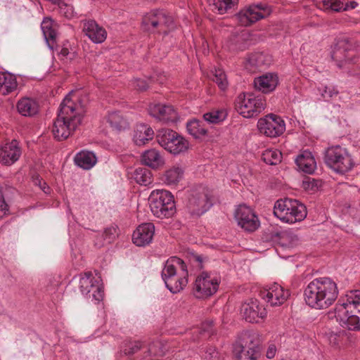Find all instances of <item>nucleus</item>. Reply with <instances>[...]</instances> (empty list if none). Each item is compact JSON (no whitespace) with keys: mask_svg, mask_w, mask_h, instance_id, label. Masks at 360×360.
Wrapping results in <instances>:
<instances>
[{"mask_svg":"<svg viewBox=\"0 0 360 360\" xmlns=\"http://www.w3.org/2000/svg\"><path fill=\"white\" fill-rule=\"evenodd\" d=\"M85 106L76 92L70 93L60 106L58 117L53 122L52 133L58 141L69 137L81 124Z\"/></svg>","mask_w":360,"mask_h":360,"instance_id":"obj_1","label":"nucleus"},{"mask_svg":"<svg viewBox=\"0 0 360 360\" xmlns=\"http://www.w3.org/2000/svg\"><path fill=\"white\" fill-rule=\"evenodd\" d=\"M336 283L330 278H316L304 290V300L311 307L322 309L330 307L338 297Z\"/></svg>","mask_w":360,"mask_h":360,"instance_id":"obj_2","label":"nucleus"},{"mask_svg":"<svg viewBox=\"0 0 360 360\" xmlns=\"http://www.w3.org/2000/svg\"><path fill=\"white\" fill-rule=\"evenodd\" d=\"M337 307V319L340 325L349 330L360 329V290L351 291Z\"/></svg>","mask_w":360,"mask_h":360,"instance_id":"obj_3","label":"nucleus"},{"mask_svg":"<svg viewBox=\"0 0 360 360\" xmlns=\"http://www.w3.org/2000/svg\"><path fill=\"white\" fill-rule=\"evenodd\" d=\"M188 271L184 262L179 257L168 259L162 271V277L167 288L173 293H176L188 283Z\"/></svg>","mask_w":360,"mask_h":360,"instance_id":"obj_4","label":"nucleus"},{"mask_svg":"<svg viewBox=\"0 0 360 360\" xmlns=\"http://www.w3.org/2000/svg\"><path fill=\"white\" fill-rule=\"evenodd\" d=\"M274 215L283 222L293 224L307 216L305 206L298 200L285 198L278 200L274 207Z\"/></svg>","mask_w":360,"mask_h":360,"instance_id":"obj_5","label":"nucleus"},{"mask_svg":"<svg viewBox=\"0 0 360 360\" xmlns=\"http://www.w3.org/2000/svg\"><path fill=\"white\" fill-rule=\"evenodd\" d=\"M148 200L152 213L158 218H169L176 212L174 196L168 191H153Z\"/></svg>","mask_w":360,"mask_h":360,"instance_id":"obj_6","label":"nucleus"},{"mask_svg":"<svg viewBox=\"0 0 360 360\" xmlns=\"http://www.w3.org/2000/svg\"><path fill=\"white\" fill-rule=\"evenodd\" d=\"M265 106L266 102L262 97L249 93L239 94L235 101L236 111L247 118L257 116Z\"/></svg>","mask_w":360,"mask_h":360,"instance_id":"obj_7","label":"nucleus"},{"mask_svg":"<svg viewBox=\"0 0 360 360\" xmlns=\"http://www.w3.org/2000/svg\"><path fill=\"white\" fill-rule=\"evenodd\" d=\"M325 162L330 169L340 174L349 171L354 165L347 150L339 146L329 148L326 150Z\"/></svg>","mask_w":360,"mask_h":360,"instance_id":"obj_8","label":"nucleus"},{"mask_svg":"<svg viewBox=\"0 0 360 360\" xmlns=\"http://www.w3.org/2000/svg\"><path fill=\"white\" fill-rule=\"evenodd\" d=\"M156 139L162 147L174 155L185 152L188 148V142L172 129H160Z\"/></svg>","mask_w":360,"mask_h":360,"instance_id":"obj_9","label":"nucleus"},{"mask_svg":"<svg viewBox=\"0 0 360 360\" xmlns=\"http://www.w3.org/2000/svg\"><path fill=\"white\" fill-rule=\"evenodd\" d=\"M173 23L172 16L164 11H155L143 18V27L145 30L155 32H166V28H170Z\"/></svg>","mask_w":360,"mask_h":360,"instance_id":"obj_10","label":"nucleus"},{"mask_svg":"<svg viewBox=\"0 0 360 360\" xmlns=\"http://www.w3.org/2000/svg\"><path fill=\"white\" fill-rule=\"evenodd\" d=\"M219 284V280L216 274L202 272L195 279L194 294L199 298L207 297L217 292Z\"/></svg>","mask_w":360,"mask_h":360,"instance_id":"obj_11","label":"nucleus"},{"mask_svg":"<svg viewBox=\"0 0 360 360\" xmlns=\"http://www.w3.org/2000/svg\"><path fill=\"white\" fill-rule=\"evenodd\" d=\"M268 6L263 4H252L242 9L236 18L242 26H249L270 14Z\"/></svg>","mask_w":360,"mask_h":360,"instance_id":"obj_12","label":"nucleus"},{"mask_svg":"<svg viewBox=\"0 0 360 360\" xmlns=\"http://www.w3.org/2000/svg\"><path fill=\"white\" fill-rule=\"evenodd\" d=\"M259 340L257 334L249 335L243 343L234 348L236 360H257L259 356Z\"/></svg>","mask_w":360,"mask_h":360,"instance_id":"obj_13","label":"nucleus"},{"mask_svg":"<svg viewBox=\"0 0 360 360\" xmlns=\"http://www.w3.org/2000/svg\"><path fill=\"white\" fill-rule=\"evenodd\" d=\"M352 47V44L345 38L338 39L335 44L331 56L339 68L344 67L347 63H356L355 52Z\"/></svg>","mask_w":360,"mask_h":360,"instance_id":"obj_14","label":"nucleus"},{"mask_svg":"<svg viewBox=\"0 0 360 360\" xmlns=\"http://www.w3.org/2000/svg\"><path fill=\"white\" fill-rule=\"evenodd\" d=\"M257 127L260 133L269 137L278 136L285 130L284 121L275 115H269L259 119Z\"/></svg>","mask_w":360,"mask_h":360,"instance_id":"obj_15","label":"nucleus"},{"mask_svg":"<svg viewBox=\"0 0 360 360\" xmlns=\"http://www.w3.org/2000/svg\"><path fill=\"white\" fill-rule=\"evenodd\" d=\"M288 290H285L278 283H274L267 288L260 290L259 296L262 299L269 303L271 306L283 304L288 298Z\"/></svg>","mask_w":360,"mask_h":360,"instance_id":"obj_16","label":"nucleus"},{"mask_svg":"<svg viewBox=\"0 0 360 360\" xmlns=\"http://www.w3.org/2000/svg\"><path fill=\"white\" fill-rule=\"evenodd\" d=\"M235 218L238 225L247 231H254L259 226L257 217L250 207L241 205L236 210Z\"/></svg>","mask_w":360,"mask_h":360,"instance_id":"obj_17","label":"nucleus"},{"mask_svg":"<svg viewBox=\"0 0 360 360\" xmlns=\"http://www.w3.org/2000/svg\"><path fill=\"white\" fill-rule=\"evenodd\" d=\"M240 313L243 319L250 323H257L266 316L265 308L256 299L245 301L241 306Z\"/></svg>","mask_w":360,"mask_h":360,"instance_id":"obj_18","label":"nucleus"},{"mask_svg":"<svg viewBox=\"0 0 360 360\" xmlns=\"http://www.w3.org/2000/svg\"><path fill=\"white\" fill-rule=\"evenodd\" d=\"M211 205L212 202L204 188L192 193L188 199V207L192 214L196 215L204 214Z\"/></svg>","mask_w":360,"mask_h":360,"instance_id":"obj_19","label":"nucleus"},{"mask_svg":"<svg viewBox=\"0 0 360 360\" xmlns=\"http://www.w3.org/2000/svg\"><path fill=\"white\" fill-rule=\"evenodd\" d=\"M100 278H95L91 272H86L79 279V288L82 294L92 292L93 297L100 301L103 298V290L99 285Z\"/></svg>","mask_w":360,"mask_h":360,"instance_id":"obj_20","label":"nucleus"},{"mask_svg":"<svg viewBox=\"0 0 360 360\" xmlns=\"http://www.w3.org/2000/svg\"><path fill=\"white\" fill-rule=\"evenodd\" d=\"M149 111L153 117L165 123L174 122L177 120V113L172 105L152 104Z\"/></svg>","mask_w":360,"mask_h":360,"instance_id":"obj_21","label":"nucleus"},{"mask_svg":"<svg viewBox=\"0 0 360 360\" xmlns=\"http://www.w3.org/2000/svg\"><path fill=\"white\" fill-rule=\"evenodd\" d=\"M21 153L18 141L13 140L0 148V163L5 165H13L19 159Z\"/></svg>","mask_w":360,"mask_h":360,"instance_id":"obj_22","label":"nucleus"},{"mask_svg":"<svg viewBox=\"0 0 360 360\" xmlns=\"http://www.w3.org/2000/svg\"><path fill=\"white\" fill-rule=\"evenodd\" d=\"M155 226L152 223L143 224L138 226L132 236L133 243L137 246L148 245L153 240Z\"/></svg>","mask_w":360,"mask_h":360,"instance_id":"obj_23","label":"nucleus"},{"mask_svg":"<svg viewBox=\"0 0 360 360\" xmlns=\"http://www.w3.org/2000/svg\"><path fill=\"white\" fill-rule=\"evenodd\" d=\"M278 84V77L274 73L264 74L254 80L255 89L265 94L273 91Z\"/></svg>","mask_w":360,"mask_h":360,"instance_id":"obj_24","label":"nucleus"},{"mask_svg":"<svg viewBox=\"0 0 360 360\" xmlns=\"http://www.w3.org/2000/svg\"><path fill=\"white\" fill-rule=\"evenodd\" d=\"M18 112L22 116L33 117L38 114L40 108L39 103L34 98L23 97L16 105Z\"/></svg>","mask_w":360,"mask_h":360,"instance_id":"obj_25","label":"nucleus"},{"mask_svg":"<svg viewBox=\"0 0 360 360\" xmlns=\"http://www.w3.org/2000/svg\"><path fill=\"white\" fill-rule=\"evenodd\" d=\"M83 30L86 35L95 43H101L106 39L105 30L99 26L94 20H91L84 22Z\"/></svg>","mask_w":360,"mask_h":360,"instance_id":"obj_26","label":"nucleus"},{"mask_svg":"<svg viewBox=\"0 0 360 360\" xmlns=\"http://www.w3.org/2000/svg\"><path fill=\"white\" fill-rule=\"evenodd\" d=\"M139 351H143L144 354H156V352L153 351L151 346L147 348L141 342L136 340L124 342L121 347L120 353L129 357Z\"/></svg>","mask_w":360,"mask_h":360,"instance_id":"obj_27","label":"nucleus"},{"mask_svg":"<svg viewBox=\"0 0 360 360\" xmlns=\"http://www.w3.org/2000/svg\"><path fill=\"white\" fill-rule=\"evenodd\" d=\"M154 136V131L147 124H140L136 126L134 134V141L137 146H143L152 140Z\"/></svg>","mask_w":360,"mask_h":360,"instance_id":"obj_28","label":"nucleus"},{"mask_svg":"<svg viewBox=\"0 0 360 360\" xmlns=\"http://www.w3.org/2000/svg\"><path fill=\"white\" fill-rule=\"evenodd\" d=\"M295 162L298 168L305 173L311 174L315 170L316 162L309 151H304L299 155Z\"/></svg>","mask_w":360,"mask_h":360,"instance_id":"obj_29","label":"nucleus"},{"mask_svg":"<svg viewBox=\"0 0 360 360\" xmlns=\"http://www.w3.org/2000/svg\"><path fill=\"white\" fill-rule=\"evenodd\" d=\"M74 162L76 165L84 169H90L96 165L97 158L92 152L83 150L75 156Z\"/></svg>","mask_w":360,"mask_h":360,"instance_id":"obj_30","label":"nucleus"},{"mask_svg":"<svg viewBox=\"0 0 360 360\" xmlns=\"http://www.w3.org/2000/svg\"><path fill=\"white\" fill-rule=\"evenodd\" d=\"M142 162L153 169L162 166L165 162L162 155L155 149L145 151L142 155Z\"/></svg>","mask_w":360,"mask_h":360,"instance_id":"obj_31","label":"nucleus"},{"mask_svg":"<svg viewBox=\"0 0 360 360\" xmlns=\"http://www.w3.org/2000/svg\"><path fill=\"white\" fill-rule=\"evenodd\" d=\"M18 84L15 76L7 72H0V93L8 94L17 88Z\"/></svg>","mask_w":360,"mask_h":360,"instance_id":"obj_32","label":"nucleus"},{"mask_svg":"<svg viewBox=\"0 0 360 360\" xmlns=\"http://www.w3.org/2000/svg\"><path fill=\"white\" fill-rule=\"evenodd\" d=\"M213 11L224 14L237 6L238 0H207Z\"/></svg>","mask_w":360,"mask_h":360,"instance_id":"obj_33","label":"nucleus"},{"mask_svg":"<svg viewBox=\"0 0 360 360\" xmlns=\"http://www.w3.org/2000/svg\"><path fill=\"white\" fill-rule=\"evenodd\" d=\"M183 176L184 169L179 165H174L165 172L164 181L168 185H176Z\"/></svg>","mask_w":360,"mask_h":360,"instance_id":"obj_34","label":"nucleus"},{"mask_svg":"<svg viewBox=\"0 0 360 360\" xmlns=\"http://www.w3.org/2000/svg\"><path fill=\"white\" fill-rule=\"evenodd\" d=\"M106 123L112 130L120 131L125 129L127 123L122 115L117 112H112L108 114L105 118Z\"/></svg>","mask_w":360,"mask_h":360,"instance_id":"obj_35","label":"nucleus"},{"mask_svg":"<svg viewBox=\"0 0 360 360\" xmlns=\"http://www.w3.org/2000/svg\"><path fill=\"white\" fill-rule=\"evenodd\" d=\"M320 7L326 11L340 12L348 9L347 0H323Z\"/></svg>","mask_w":360,"mask_h":360,"instance_id":"obj_36","label":"nucleus"},{"mask_svg":"<svg viewBox=\"0 0 360 360\" xmlns=\"http://www.w3.org/2000/svg\"><path fill=\"white\" fill-rule=\"evenodd\" d=\"M135 181L142 185H149L153 182V176L151 172L145 167H139L136 169L134 173Z\"/></svg>","mask_w":360,"mask_h":360,"instance_id":"obj_37","label":"nucleus"},{"mask_svg":"<svg viewBox=\"0 0 360 360\" xmlns=\"http://www.w3.org/2000/svg\"><path fill=\"white\" fill-rule=\"evenodd\" d=\"M56 24L50 18H45L41 22V30L44 37L49 44V41H54L56 37Z\"/></svg>","mask_w":360,"mask_h":360,"instance_id":"obj_38","label":"nucleus"},{"mask_svg":"<svg viewBox=\"0 0 360 360\" xmlns=\"http://www.w3.org/2000/svg\"><path fill=\"white\" fill-rule=\"evenodd\" d=\"M187 130L195 138H200L207 133L203 122L197 120H191L187 123Z\"/></svg>","mask_w":360,"mask_h":360,"instance_id":"obj_39","label":"nucleus"},{"mask_svg":"<svg viewBox=\"0 0 360 360\" xmlns=\"http://www.w3.org/2000/svg\"><path fill=\"white\" fill-rule=\"evenodd\" d=\"M117 236V228L114 226L107 227L101 238H97L95 244L96 246L101 247L105 243H111Z\"/></svg>","mask_w":360,"mask_h":360,"instance_id":"obj_40","label":"nucleus"},{"mask_svg":"<svg viewBox=\"0 0 360 360\" xmlns=\"http://www.w3.org/2000/svg\"><path fill=\"white\" fill-rule=\"evenodd\" d=\"M282 154L276 149H267L262 153V159L263 161L271 165H276L281 162Z\"/></svg>","mask_w":360,"mask_h":360,"instance_id":"obj_41","label":"nucleus"},{"mask_svg":"<svg viewBox=\"0 0 360 360\" xmlns=\"http://www.w3.org/2000/svg\"><path fill=\"white\" fill-rule=\"evenodd\" d=\"M318 91L322 98L326 101L336 97L338 94V91L332 85L319 86L318 87Z\"/></svg>","mask_w":360,"mask_h":360,"instance_id":"obj_42","label":"nucleus"},{"mask_svg":"<svg viewBox=\"0 0 360 360\" xmlns=\"http://www.w3.org/2000/svg\"><path fill=\"white\" fill-rule=\"evenodd\" d=\"M213 76V81L217 84L221 89L224 90L228 84L224 72L221 69L215 70Z\"/></svg>","mask_w":360,"mask_h":360,"instance_id":"obj_43","label":"nucleus"},{"mask_svg":"<svg viewBox=\"0 0 360 360\" xmlns=\"http://www.w3.org/2000/svg\"><path fill=\"white\" fill-rule=\"evenodd\" d=\"M264 58L263 53H253L249 56L247 63L252 68H259L264 64Z\"/></svg>","mask_w":360,"mask_h":360,"instance_id":"obj_44","label":"nucleus"},{"mask_svg":"<svg viewBox=\"0 0 360 360\" xmlns=\"http://www.w3.org/2000/svg\"><path fill=\"white\" fill-rule=\"evenodd\" d=\"M212 323L211 321L205 323L202 325V328H193L191 333L193 335H196V337L193 338V340H197L199 338L198 335H201L205 337L207 336V335H210V334L212 333Z\"/></svg>","mask_w":360,"mask_h":360,"instance_id":"obj_45","label":"nucleus"},{"mask_svg":"<svg viewBox=\"0 0 360 360\" xmlns=\"http://www.w3.org/2000/svg\"><path fill=\"white\" fill-rule=\"evenodd\" d=\"M203 117L205 121L212 124H217L224 120V113L221 111H214L205 113Z\"/></svg>","mask_w":360,"mask_h":360,"instance_id":"obj_46","label":"nucleus"},{"mask_svg":"<svg viewBox=\"0 0 360 360\" xmlns=\"http://www.w3.org/2000/svg\"><path fill=\"white\" fill-rule=\"evenodd\" d=\"M281 243L283 246L292 248L297 244V239L295 236H292L288 233L283 232L281 233Z\"/></svg>","mask_w":360,"mask_h":360,"instance_id":"obj_47","label":"nucleus"},{"mask_svg":"<svg viewBox=\"0 0 360 360\" xmlns=\"http://www.w3.org/2000/svg\"><path fill=\"white\" fill-rule=\"evenodd\" d=\"M321 181L312 178H307L303 181V188L309 191H316L321 187Z\"/></svg>","mask_w":360,"mask_h":360,"instance_id":"obj_48","label":"nucleus"},{"mask_svg":"<svg viewBox=\"0 0 360 360\" xmlns=\"http://www.w3.org/2000/svg\"><path fill=\"white\" fill-rule=\"evenodd\" d=\"M6 190L5 185H0V218L8 211V205L4 200V192Z\"/></svg>","mask_w":360,"mask_h":360,"instance_id":"obj_49","label":"nucleus"},{"mask_svg":"<svg viewBox=\"0 0 360 360\" xmlns=\"http://www.w3.org/2000/svg\"><path fill=\"white\" fill-rule=\"evenodd\" d=\"M60 8V12L67 18H71L74 16V9L70 5L64 3L63 1L60 5H58Z\"/></svg>","mask_w":360,"mask_h":360,"instance_id":"obj_50","label":"nucleus"},{"mask_svg":"<svg viewBox=\"0 0 360 360\" xmlns=\"http://www.w3.org/2000/svg\"><path fill=\"white\" fill-rule=\"evenodd\" d=\"M132 86L139 91H144L148 88V84L145 79H136L133 81Z\"/></svg>","mask_w":360,"mask_h":360,"instance_id":"obj_51","label":"nucleus"},{"mask_svg":"<svg viewBox=\"0 0 360 360\" xmlns=\"http://www.w3.org/2000/svg\"><path fill=\"white\" fill-rule=\"evenodd\" d=\"M276 353V347L275 345L270 344L266 351V357L268 359H272L275 356Z\"/></svg>","mask_w":360,"mask_h":360,"instance_id":"obj_52","label":"nucleus"},{"mask_svg":"<svg viewBox=\"0 0 360 360\" xmlns=\"http://www.w3.org/2000/svg\"><path fill=\"white\" fill-rule=\"evenodd\" d=\"M205 358L213 359L217 358V352L214 347H210L205 353Z\"/></svg>","mask_w":360,"mask_h":360,"instance_id":"obj_53","label":"nucleus"},{"mask_svg":"<svg viewBox=\"0 0 360 360\" xmlns=\"http://www.w3.org/2000/svg\"><path fill=\"white\" fill-rule=\"evenodd\" d=\"M60 56L63 57H68L71 53L69 51L68 48L63 47L61 49L59 53Z\"/></svg>","mask_w":360,"mask_h":360,"instance_id":"obj_54","label":"nucleus"},{"mask_svg":"<svg viewBox=\"0 0 360 360\" xmlns=\"http://www.w3.org/2000/svg\"><path fill=\"white\" fill-rule=\"evenodd\" d=\"M357 6V3L355 1H350L349 4H348V9H353Z\"/></svg>","mask_w":360,"mask_h":360,"instance_id":"obj_55","label":"nucleus"},{"mask_svg":"<svg viewBox=\"0 0 360 360\" xmlns=\"http://www.w3.org/2000/svg\"><path fill=\"white\" fill-rule=\"evenodd\" d=\"M44 185H46V183H44ZM41 189L44 191V193H48L49 190V187H46L45 186H41Z\"/></svg>","mask_w":360,"mask_h":360,"instance_id":"obj_56","label":"nucleus"},{"mask_svg":"<svg viewBox=\"0 0 360 360\" xmlns=\"http://www.w3.org/2000/svg\"><path fill=\"white\" fill-rule=\"evenodd\" d=\"M49 1H51L54 4L60 5V4H61V1L63 0H49Z\"/></svg>","mask_w":360,"mask_h":360,"instance_id":"obj_57","label":"nucleus"},{"mask_svg":"<svg viewBox=\"0 0 360 360\" xmlns=\"http://www.w3.org/2000/svg\"><path fill=\"white\" fill-rule=\"evenodd\" d=\"M244 48H245V46H238V45H237V44H235V45H234V47H233L232 49H233V50H235V49H240V50H242V49H243Z\"/></svg>","mask_w":360,"mask_h":360,"instance_id":"obj_58","label":"nucleus"},{"mask_svg":"<svg viewBox=\"0 0 360 360\" xmlns=\"http://www.w3.org/2000/svg\"><path fill=\"white\" fill-rule=\"evenodd\" d=\"M196 260L199 262V263H201L202 262V258L200 256H197L196 257Z\"/></svg>","mask_w":360,"mask_h":360,"instance_id":"obj_59","label":"nucleus"},{"mask_svg":"<svg viewBox=\"0 0 360 360\" xmlns=\"http://www.w3.org/2000/svg\"><path fill=\"white\" fill-rule=\"evenodd\" d=\"M240 39H243L241 37H238V39H237V42H238V41H240Z\"/></svg>","mask_w":360,"mask_h":360,"instance_id":"obj_60","label":"nucleus"}]
</instances>
